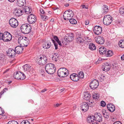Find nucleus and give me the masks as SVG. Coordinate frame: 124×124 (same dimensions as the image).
<instances>
[{
    "mask_svg": "<svg viewBox=\"0 0 124 124\" xmlns=\"http://www.w3.org/2000/svg\"><path fill=\"white\" fill-rule=\"evenodd\" d=\"M11 34L9 32L6 31L3 33L0 32V40H2L5 42H8L12 39Z\"/></svg>",
    "mask_w": 124,
    "mask_h": 124,
    "instance_id": "f257e3e1",
    "label": "nucleus"
},
{
    "mask_svg": "<svg viewBox=\"0 0 124 124\" xmlns=\"http://www.w3.org/2000/svg\"><path fill=\"white\" fill-rule=\"evenodd\" d=\"M37 58V62L40 65H44L47 62V58L45 55H39Z\"/></svg>",
    "mask_w": 124,
    "mask_h": 124,
    "instance_id": "f03ea898",
    "label": "nucleus"
},
{
    "mask_svg": "<svg viewBox=\"0 0 124 124\" xmlns=\"http://www.w3.org/2000/svg\"><path fill=\"white\" fill-rule=\"evenodd\" d=\"M20 28L22 32L25 34L29 33L31 32V25L29 24L26 23L23 24Z\"/></svg>",
    "mask_w": 124,
    "mask_h": 124,
    "instance_id": "7ed1b4c3",
    "label": "nucleus"
},
{
    "mask_svg": "<svg viewBox=\"0 0 124 124\" xmlns=\"http://www.w3.org/2000/svg\"><path fill=\"white\" fill-rule=\"evenodd\" d=\"M45 69L46 72L48 74H52L55 72V68L54 64L49 63L46 65Z\"/></svg>",
    "mask_w": 124,
    "mask_h": 124,
    "instance_id": "20e7f679",
    "label": "nucleus"
},
{
    "mask_svg": "<svg viewBox=\"0 0 124 124\" xmlns=\"http://www.w3.org/2000/svg\"><path fill=\"white\" fill-rule=\"evenodd\" d=\"M74 13L72 10L69 9L65 11L63 13V18L65 20H68L72 17Z\"/></svg>",
    "mask_w": 124,
    "mask_h": 124,
    "instance_id": "39448f33",
    "label": "nucleus"
},
{
    "mask_svg": "<svg viewBox=\"0 0 124 124\" xmlns=\"http://www.w3.org/2000/svg\"><path fill=\"white\" fill-rule=\"evenodd\" d=\"M112 17L110 15H107L104 16L103 20L104 24L106 25H109L112 21Z\"/></svg>",
    "mask_w": 124,
    "mask_h": 124,
    "instance_id": "423d86ee",
    "label": "nucleus"
},
{
    "mask_svg": "<svg viewBox=\"0 0 124 124\" xmlns=\"http://www.w3.org/2000/svg\"><path fill=\"white\" fill-rule=\"evenodd\" d=\"M68 71L65 68H60L58 71V75L61 78L65 77L67 76L66 72Z\"/></svg>",
    "mask_w": 124,
    "mask_h": 124,
    "instance_id": "0eeeda50",
    "label": "nucleus"
},
{
    "mask_svg": "<svg viewBox=\"0 0 124 124\" xmlns=\"http://www.w3.org/2000/svg\"><path fill=\"white\" fill-rule=\"evenodd\" d=\"M36 20V17L33 14H31L28 17L27 21L30 24L35 23Z\"/></svg>",
    "mask_w": 124,
    "mask_h": 124,
    "instance_id": "6e6552de",
    "label": "nucleus"
},
{
    "mask_svg": "<svg viewBox=\"0 0 124 124\" xmlns=\"http://www.w3.org/2000/svg\"><path fill=\"white\" fill-rule=\"evenodd\" d=\"M9 23L10 26L13 28H16L18 25L17 20L14 18L10 19L9 20Z\"/></svg>",
    "mask_w": 124,
    "mask_h": 124,
    "instance_id": "1a4fd4ad",
    "label": "nucleus"
},
{
    "mask_svg": "<svg viewBox=\"0 0 124 124\" xmlns=\"http://www.w3.org/2000/svg\"><path fill=\"white\" fill-rule=\"evenodd\" d=\"M99 85V83L98 81L95 79L92 80L90 84V87L93 89H94L97 88Z\"/></svg>",
    "mask_w": 124,
    "mask_h": 124,
    "instance_id": "9d476101",
    "label": "nucleus"
},
{
    "mask_svg": "<svg viewBox=\"0 0 124 124\" xmlns=\"http://www.w3.org/2000/svg\"><path fill=\"white\" fill-rule=\"evenodd\" d=\"M93 32L96 35H98L100 34L102 31V28L100 26H96L93 29Z\"/></svg>",
    "mask_w": 124,
    "mask_h": 124,
    "instance_id": "9b49d317",
    "label": "nucleus"
},
{
    "mask_svg": "<svg viewBox=\"0 0 124 124\" xmlns=\"http://www.w3.org/2000/svg\"><path fill=\"white\" fill-rule=\"evenodd\" d=\"M104 65L103 66L102 68L103 70L107 72L111 68V65L110 63L107 62L104 63Z\"/></svg>",
    "mask_w": 124,
    "mask_h": 124,
    "instance_id": "f8f14e48",
    "label": "nucleus"
},
{
    "mask_svg": "<svg viewBox=\"0 0 124 124\" xmlns=\"http://www.w3.org/2000/svg\"><path fill=\"white\" fill-rule=\"evenodd\" d=\"M14 13L17 17L21 16L23 14V9L16 8L14 10Z\"/></svg>",
    "mask_w": 124,
    "mask_h": 124,
    "instance_id": "ddd939ff",
    "label": "nucleus"
},
{
    "mask_svg": "<svg viewBox=\"0 0 124 124\" xmlns=\"http://www.w3.org/2000/svg\"><path fill=\"white\" fill-rule=\"evenodd\" d=\"M73 34L72 33L66 34L64 38V40H66L69 42L71 41L74 39Z\"/></svg>",
    "mask_w": 124,
    "mask_h": 124,
    "instance_id": "4468645a",
    "label": "nucleus"
},
{
    "mask_svg": "<svg viewBox=\"0 0 124 124\" xmlns=\"http://www.w3.org/2000/svg\"><path fill=\"white\" fill-rule=\"evenodd\" d=\"M94 116L95 121L98 122H100L102 121V116L99 113H95L94 114Z\"/></svg>",
    "mask_w": 124,
    "mask_h": 124,
    "instance_id": "2eb2a0df",
    "label": "nucleus"
},
{
    "mask_svg": "<svg viewBox=\"0 0 124 124\" xmlns=\"http://www.w3.org/2000/svg\"><path fill=\"white\" fill-rule=\"evenodd\" d=\"M23 50V48L20 46H16L15 48V54H20L22 53Z\"/></svg>",
    "mask_w": 124,
    "mask_h": 124,
    "instance_id": "dca6fc26",
    "label": "nucleus"
},
{
    "mask_svg": "<svg viewBox=\"0 0 124 124\" xmlns=\"http://www.w3.org/2000/svg\"><path fill=\"white\" fill-rule=\"evenodd\" d=\"M81 106L82 110L85 112L87 111L89 109V106L88 103L85 102L83 103Z\"/></svg>",
    "mask_w": 124,
    "mask_h": 124,
    "instance_id": "f3484780",
    "label": "nucleus"
},
{
    "mask_svg": "<svg viewBox=\"0 0 124 124\" xmlns=\"http://www.w3.org/2000/svg\"><path fill=\"white\" fill-rule=\"evenodd\" d=\"M96 42L100 44H103L104 42V38L101 36H98L95 38Z\"/></svg>",
    "mask_w": 124,
    "mask_h": 124,
    "instance_id": "a211bd4d",
    "label": "nucleus"
},
{
    "mask_svg": "<svg viewBox=\"0 0 124 124\" xmlns=\"http://www.w3.org/2000/svg\"><path fill=\"white\" fill-rule=\"evenodd\" d=\"M52 59L54 61L56 62L59 59H61V58L60 55H50Z\"/></svg>",
    "mask_w": 124,
    "mask_h": 124,
    "instance_id": "6ab92c4d",
    "label": "nucleus"
},
{
    "mask_svg": "<svg viewBox=\"0 0 124 124\" xmlns=\"http://www.w3.org/2000/svg\"><path fill=\"white\" fill-rule=\"evenodd\" d=\"M70 78L72 80L74 81H78L79 79L78 75L75 73H73L71 75Z\"/></svg>",
    "mask_w": 124,
    "mask_h": 124,
    "instance_id": "aec40b11",
    "label": "nucleus"
},
{
    "mask_svg": "<svg viewBox=\"0 0 124 124\" xmlns=\"http://www.w3.org/2000/svg\"><path fill=\"white\" fill-rule=\"evenodd\" d=\"M52 45L51 43L50 42L46 41L43 43V47L44 49H48Z\"/></svg>",
    "mask_w": 124,
    "mask_h": 124,
    "instance_id": "412c9836",
    "label": "nucleus"
},
{
    "mask_svg": "<svg viewBox=\"0 0 124 124\" xmlns=\"http://www.w3.org/2000/svg\"><path fill=\"white\" fill-rule=\"evenodd\" d=\"M23 14H29L31 12L32 9L31 7H27L23 8Z\"/></svg>",
    "mask_w": 124,
    "mask_h": 124,
    "instance_id": "4be33fe9",
    "label": "nucleus"
},
{
    "mask_svg": "<svg viewBox=\"0 0 124 124\" xmlns=\"http://www.w3.org/2000/svg\"><path fill=\"white\" fill-rule=\"evenodd\" d=\"M16 1L17 5L20 7L24 6L26 3L25 0H16Z\"/></svg>",
    "mask_w": 124,
    "mask_h": 124,
    "instance_id": "5701e85b",
    "label": "nucleus"
},
{
    "mask_svg": "<svg viewBox=\"0 0 124 124\" xmlns=\"http://www.w3.org/2000/svg\"><path fill=\"white\" fill-rule=\"evenodd\" d=\"M22 42L20 43V45L23 46H27L28 44L29 43V41L27 38L26 37L24 38V39L21 41Z\"/></svg>",
    "mask_w": 124,
    "mask_h": 124,
    "instance_id": "b1692460",
    "label": "nucleus"
},
{
    "mask_svg": "<svg viewBox=\"0 0 124 124\" xmlns=\"http://www.w3.org/2000/svg\"><path fill=\"white\" fill-rule=\"evenodd\" d=\"M107 107L108 110L111 112H113L115 110V106L111 103L108 104Z\"/></svg>",
    "mask_w": 124,
    "mask_h": 124,
    "instance_id": "393cba45",
    "label": "nucleus"
},
{
    "mask_svg": "<svg viewBox=\"0 0 124 124\" xmlns=\"http://www.w3.org/2000/svg\"><path fill=\"white\" fill-rule=\"evenodd\" d=\"M23 70L27 72H29L31 68V66L29 64H26L23 66Z\"/></svg>",
    "mask_w": 124,
    "mask_h": 124,
    "instance_id": "a878e982",
    "label": "nucleus"
},
{
    "mask_svg": "<svg viewBox=\"0 0 124 124\" xmlns=\"http://www.w3.org/2000/svg\"><path fill=\"white\" fill-rule=\"evenodd\" d=\"M99 51L100 53L102 54H107V49L106 48L102 46L100 47L99 49Z\"/></svg>",
    "mask_w": 124,
    "mask_h": 124,
    "instance_id": "bb28decb",
    "label": "nucleus"
},
{
    "mask_svg": "<svg viewBox=\"0 0 124 124\" xmlns=\"http://www.w3.org/2000/svg\"><path fill=\"white\" fill-rule=\"evenodd\" d=\"M84 95L83 98L85 100H89L91 97V94L90 93L87 92H84Z\"/></svg>",
    "mask_w": 124,
    "mask_h": 124,
    "instance_id": "cd10ccee",
    "label": "nucleus"
},
{
    "mask_svg": "<svg viewBox=\"0 0 124 124\" xmlns=\"http://www.w3.org/2000/svg\"><path fill=\"white\" fill-rule=\"evenodd\" d=\"M52 40L55 47V49H57L58 48L57 43L60 46H62V44L61 42V41L59 40V39L58 41H56L57 43H56L55 42V41L53 39Z\"/></svg>",
    "mask_w": 124,
    "mask_h": 124,
    "instance_id": "c85d7f7f",
    "label": "nucleus"
},
{
    "mask_svg": "<svg viewBox=\"0 0 124 124\" xmlns=\"http://www.w3.org/2000/svg\"><path fill=\"white\" fill-rule=\"evenodd\" d=\"M52 40L55 47V49H57L58 48L57 43L60 46H62V44L61 42V41L59 40V39L58 41H56L57 43H56L55 42V41L53 39Z\"/></svg>",
    "mask_w": 124,
    "mask_h": 124,
    "instance_id": "c756f323",
    "label": "nucleus"
},
{
    "mask_svg": "<svg viewBox=\"0 0 124 124\" xmlns=\"http://www.w3.org/2000/svg\"><path fill=\"white\" fill-rule=\"evenodd\" d=\"M94 116H88L87 118V122L89 123H91L94 121L95 120Z\"/></svg>",
    "mask_w": 124,
    "mask_h": 124,
    "instance_id": "7c9ffc66",
    "label": "nucleus"
},
{
    "mask_svg": "<svg viewBox=\"0 0 124 124\" xmlns=\"http://www.w3.org/2000/svg\"><path fill=\"white\" fill-rule=\"evenodd\" d=\"M102 115L105 118H108L109 117V113L106 112V111L104 109L102 111Z\"/></svg>",
    "mask_w": 124,
    "mask_h": 124,
    "instance_id": "2f4dec72",
    "label": "nucleus"
},
{
    "mask_svg": "<svg viewBox=\"0 0 124 124\" xmlns=\"http://www.w3.org/2000/svg\"><path fill=\"white\" fill-rule=\"evenodd\" d=\"M20 72V71H18L14 73V77L15 78L18 80L19 79V78H20L19 77Z\"/></svg>",
    "mask_w": 124,
    "mask_h": 124,
    "instance_id": "473e14b6",
    "label": "nucleus"
},
{
    "mask_svg": "<svg viewBox=\"0 0 124 124\" xmlns=\"http://www.w3.org/2000/svg\"><path fill=\"white\" fill-rule=\"evenodd\" d=\"M89 49L91 50H94L96 49L95 45L92 43H90L89 44Z\"/></svg>",
    "mask_w": 124,
    "mask_h": 124,
    "instance_id": "72a5a7b5",
    "label": "nucleus"
},
{
    "mask_svg": "<svg viewBox=\"0 0 124 124\" xmlns=\"http://www.w3.org/2000/svg\"><path fill=\"white\" fill-rule=\"evenodd\" d=\"M76 41L79 44L83 43L84 41V40L81 37L77 36Z\"/></svg>",
    "mask_w": 124,
    "mask_h": 124,
    "instance_id": "f704fd0d",
    "label": "nucleus"
},
{
    "mask_svg": "<svg viewBox=\"0 0 124 124\" xmlns=\"http://www.w3.org/2000/svg\"><path fill=\"white\" fill-rule=\"evenodd\" d=\"M6 52L7 54H15V51L14 50H13L12 48H9L7 50Z\"/></svg>",
    "mask_w": 124,
    "mask_h": 124,
    "instance_id": "c9c22d12",
    "label": "nucleus"
},
{
    "mask_svg": "<svg viewBox=\"0 0 124 124\" xmlns=\"http://www.w3.org/2000/svg\"><path fill=\"white\" fill-rule=\"evenodd\" d=\"M119 13L121 16H124V7H121L119 8Z\"/></svg>",
    "mask_w": 124,
    "mask_h": 124,
    "instance_id": "e433bc0d",
    "label": "nucleus"
},
{
    "mask_svg": "<svg viewBox=\"0 0 124 124\" xmlns=\"http://www.w3.org/2000/svg\"><path fill=\"white\" fill-rule=\"evenodd\" d=\"M102 10L104 13H107L108 11V7L106 5H104L103 6Z\"/></svg>",
    "mask_w": 124,
    "mask_h": 124,
    "instance_id": "4c0bfd02",
    "label": "nucleus"
},
{
    "mask_svg": "<svg viewBox=\"0 0 124 124\" xmlns=\"http://www.w3.org/2000/svg\"><path fill=\"white\" fill-rule=\"evenodd\" d=\"M107 59L106 58H99L98 59V60L95 62V63L96 64H97L102 62H103L104 60H107Z\"/></svg>",
    "mask_w": 124,
    "mask_h": 124,
    "instance_id": "58836bf2",
    "label": "nucleus"
},
{
    "mask_svg": "<svg viewBox=\"0 0 124 124\" xmlns=\"http://www.w3.org/2000/svg\"><path fill=\"white\" fill-rule=\"evenodd\" d=\"M119 46L122 48H124V40H121L119 42Z\"/></svg>",
    "mask_w": 124,
    "mask_h": 124,
    "instance_id": "ea45409f",
    "label": "nucleus"
},
{
    "mask_svg": "<svg viewBox=\"0 0 124 124\" xmlns=\"http://www.w3.org/2000/svg\"><path fill=\"white\" fill-rule=\"evenodd\" d=\"M19 77H20L19 78V79L23 80L25 79V76L24 74L21 72H20Z\"/></svg>",
    "mask_w": 124,
    "mask_h": 124,
    "instance_id": "a19ab883",
    "label": "nucleus"
},
{
    "mask_svg": "<svg viewBox=\"0 0 124 124\" xmlns=\"http://www.w3.org/2000/svg\"><path fill=\"white\" fill-rule=\"evenodd\" d=\"M92 96L93 99L95 100L96 101L98 100V99H99V96L97 94L94 93L93 94Z\"/></svg>",
    "mask_w": 124,
    "mask_h": 124,
    "instance_id": "79ce46f5",
    "label": "nucleus"
},
{
    "mask_svg": "<svg viewBox=\"0 0 124 124\" xmlns=\"http://www.w3.org/2000/svg\"><path fill=\"white\" fill-rule=\"evenodd\" d=\"M69 21L70 23L72 24H76L77 23V21L74 19L70 18V19Z\"/></svg>",
    "mask_w": 124,
    "mask_h": 124,
    "instance_id": "37998d69",
    "label": "nucleus"
},
{
    "mask_svg": "<svg viewBox=\"0 0 124 124\" xmlns=\"http://www.w3.org/2000/svg\"><path fill=\"white\" fill-rule=\"evenodd\" d=\"M78 76L79 78H83L84 76V75L83 72L80 71L78 73Z\"/></svg>",
    "mask_w": 124,
    "mask_h": 124,
    "instance_id": "c03bdc74",
    "label": "nucleus"
},
{
    "mask_svg": "<svg viewBox=\"0 0 124 124\" xmlns=\"http://www.w3.org/2000/svg\"><path fill=\"white\" fill-rule=\"evenodd\" d=\"M69 42L66 40H64L62 42V46H64L68 44Z\"/></svg>",
    "mask_w": 124,
    "mask_h": 124,
    "instance_id": "a18cd8bd",
    "label": "nucleus"
},
{
    "mask_svg": "<svg viewBox=\"0 0 124 124\" xmlns=\"http://www.w3.org/2000/svg\"><path fill=\"white\" fill-rule=\"evenodd\" d=\"M81 7H82V8H85L87 9L88 8V6L87 5V4H84L81 5Z\"/></svg>",
    "mask_w": 124,
    "mask_h": 124,
    "instance_id": "49530a36",
    "label": "nucleus"
},
{
    "mask_svg": "<svg viewBox=\"0 0 124 124\" xmlns=\"http://www.w3.org/2000/svg\"><path fill=\"white\" fill-rule=\"evenodd\" d=\"M89 104L90 107H92L95 104V103L94 101H89Z\"/></svg>",
    "mask_w": 124,
    "mask_h": 124,
    "instance_id": "de8ad7c7",
    "label": "nucleus"
},
{
    "mask_svg": "<svg viewBox=\"0 0 124 124\" xmlns=\"http://www.w3.org/2000/svg\"><path fill=\"white\" fill-rule=\"evenodd\" d=\"M25 37L21 36L18 39V42L19 44H20V43L22 42L21 41L23 40L24 39V38Z\"/></svg>",
    "mask_w": 124,
    "mask_h": 124,
    "instance_id": "09e8293b",
    "label": "nucleus"
},
{
    "mask_svg": "<svg viewBox=\"0 0 124 124\" xmlns=\"http://www.w3.org/2000/svg\"><path fill=\"white\" fill-rule=\"evenodd\" d=\"M8 124H18V123L16 121H11L9 122Z\"/></svg>",
    "mask_w": 124,
    "mask_h": 124,
    "instance_id": "8fccbe9b",
    "label": "nucleus"
},
{
    "mask_svg": "<svg viewBox=\"0 0 124 124\" xmlns=\"http://www.w3.org/2000/svg\"><path fill=\"white\" fill-rule=\"evenodd\" d=\"M5 55H0V60L4 61L5 60Z\"/></svg>",
    "mask_w": 124,
    "mask_h": 124,
    "instance_id": "3c124183",
    "label": "nucleus"
},
{
    "mask_svg": "<svg viewBox=\"0 0 124 124\" xmlns=\"http://www.w3.org/2000/svg\"><path fill=\"white\" fill-rule=\"evenodd\" d=\"M107 54H113L114 53L112 51V50H108L107 51Z\"/></svg>",
    "mask_w": 124,
    "mask_h": 124,
    "instance_id": "603ef678",
    "label": "nucleus"
},
{
    "mask_svg": "<svg viewBox=\"0 0 124 124\" xmlns=\"http://www.w3.org/2000/svg\"><path fill=\"white\" fill-rule=\"evenodd\" d=\"M41 19L42 20H45L46 19H47L48 17L46 16H41Z\"/></svg>",
    "mask_w": 124,
    "mask_h": 124,
    "instance_id": "864d4df0",
    "label": "nucleus"
},
{
    "mask_svg": "<svg viewBox=\"0 0 124 124\" xmlns=\"http://www.w3.org/2000/svg\"><path fill=\"white\" fill-rule=\"evenodd\" d=\"M21 124H30V123L27 121H23L21 122Z\"/></svg>",
    "mask_w": 124,
    "mask_h": 124,
    "instance_id": "5fc2aeb1",
    "label": "nucleus"
},
{
    "mask_svg": "<svg viewBox=\"0 0 124 124\" xmlns=\"http://www.w3.org/2000/svg\"><path fill=\"white\" fill-rule=\"evenodd\" d=\"M101 106L104 107L106 105V103L103 101H101Z\"/></svg>",
    "mask_w": 124,
    "mask_h": 124,
    "instance_id": "6e6d98bb",
    "label": "nucleus"
},
{
    "mask_svg": "<svg viewBox=\"0 0 124 124\" xmlns=\"http://www.w3.org/2000/svg\"><path fill=\"white\" fill-rule=\"evenodd\" d=\"M105 77V76L104 75H100L99 78V79L100 78L101 80H103L104 78Z\"/></svg>",
    "mask_w": 124,
    "mask_h": 124,
    "instance_id": "4d7b16f0",
    "label": "nucleus"
},
{
    "mask_svg": "<svg viewBox=\"0 0 124 124\" xmlns=\"http://www.w3.org/2000/svg\"><path fill=\"white\" fill-rule=\"evenodd\" d=\"M4 110L2 109V108L0 107V115H1L4 113Z\"/></svg>",
    "mask_w": 124,
    "mask_h": 124,
    "instance_id": "13d9d810",
    "label": "nucleus"
},
{
    "mask_svg": "<svg viewBox=\"0 0 124 124\" xmlns=\"http://www.w3.org/2000/svg\"><path fill=\"white\" fill-rule=\"evenodd\" d=\"M53 38L56 41H58L59 40L58 37L57 36H54V37Z\"/></svg>",
    "mask_w": 124,
    "mask_h": 124,
    "instance_id": "bf43d9fd",
    "label": "nucleus"
},
{
    "mask_svg": "<svg viewBox=\"0 0 124 124\" xmlns=\"http://www.w3.org/2000/svg\"><path fill=\"white\" fill-rule=\"evenodd\" d=\"M61 103H57L56 104H55L54 105V107H58V106H59L61 104Z\"/></svg>",
    "mask_w": 124,
    "mask_h": 124,
    "instance_id": "052dcab7",
    "label": "nucleus"
},
{
    "mask_svg": "<svg viewBox=\"0 0 124 124\" xmlns=\"http://www.w3.org/2000/svg\"><path fill=\"white\" fill-rule=\"evenodd\" d=\"M89 20H87L85 22V24L86 25H88L89 23Z\"/></svg>",
    "mask_w": 124,
    "mask_h": 124,
    "instance_id": "680f3d73",
    "label": "nucleus"
},
{
    "mask_svg": "<svg viewBox=\"0 0 124 124\" xmlns=\"http://www.w3.org/2000/svg\"><path fill=\"white\" fill-rule=\"evenodd\" d=\"M113 124H122L121 123L120 121H116Z\"/></svg>",
    "mask_w": 124,
    "mask_h": 124,
    "instance_id": "e2e57ef3",
    "label": "nucleus"
},
{
    "mask_svg": "<svg viewBox=\"0 0 124 124\" xmlns=\"http://www.w3.org/2000/svg\"><path fill=\"white\" fill-rule=\"evenodd\" d=\"M40 11L41 13V14H43L44 13V11L42 9H40Z\"/></svg>",
    "mask_w": 124,
    "mask_h": 124,
    "instance_id": "0e129e2a",
    "label": "nucleus"
},
{
    "mask_svg": "<svg viewBox=\"0 0 124 124\" xmlns=\"http://www.w3.org/2000/svg\"><path fill=\"white\" fill-rule=\"evenodd\" d=\"M8 56H9L10 57L12 58L14 57L15 56V55H9Z\"/></svg>",
    "mask_w": 124,
    "mask_h": 124,
    "instance_id": "69168bd1",
    "label": "nucleus"
},
{
    "mask_svg": "<svg viewBox=\"0 0 124 124\" xmlns=\"http://www.w3.org/2000/svg\"><path fill=\"white\" fill-rule=\"evenodd\" d=\"M121 59L122 60H124V55H123L121 56Z\"/></svg>",
    "mask_w": 124,
    "mask_h": 124,
    "instance_id": "338daca9",
    "label": "nucleus"
},
{
    "mask_svg": "<svg viewBox=\"0 0 124 124\" xmlns=\"http://www.w3.org/2000/svg\"><path fill=\"white\" fill-rule=\"evenodd\" d=\"M59 9V8L58 7H54L53 8V9L54 10Z\"/></svg>",
    "mask_w": 124,
    "mask_h": 124,
    "instance_id": "774afa93",
    "label": "nucleus"
}]
</instances>
